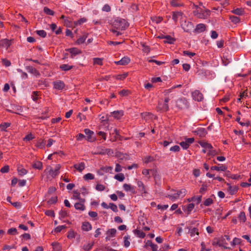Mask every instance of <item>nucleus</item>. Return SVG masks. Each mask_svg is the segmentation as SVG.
<instances>
[{
    "label": "nucleus",
    "instance_id": "48",
    "mask_svg": "<svg viewBox=\"0 0 251 251\" xmlns=\"http://www.w3.org/2000/svg\"><path fill=\"white\" fill-rule=\"evenodd\" d=\"M57 201V197H51L48 201L47 203L48 204L51 205L53 204H55Z\"/></svg>",
    "mask_w": 251,
    "mask_h": 251
},
{
    "label": "nucleus",
    "instance_id": "2",
    "mask_svg": "<svg viewBox=\"0 0 251 251\" xmlns=\"http://www.w3.org/2000/svg\"><path fill=\"white\" fill-rule=\"evenodd\" d=\"M128 25L129 24L126 20L120 18L116 19L113 23L114 28L122 30H125Z\"/></svg>",
    "mask_w": 251,
    "mask_h": 251
},
{
    "label": "nucleus",
    "instance_id": "33",
    "mask_svg": "<svg viewBox=\"0 0 251 251\" xmlns=\"http://www.w3.org/2000/svg\"><path fill=\"white\" fill-rule=\"evenodd\" d=\"M32 167L34 169L41 170L43 168L42 163L41 161H37L33 164Z\"/></svg>",
    "mask_w": 251,
    "mask_h": 251
},
{
    "label": "nucleus",
    "instance_id": "29",
    "mask_svg": "<svg viewBox=\"0 0 251 251\" xmlns=\"http://www.w3.org/2000/svg\"><path fill=\"white\" fill-rule=\"evenodd\" d=\"M133 232L137 237L141 238H143L146 236V234L143 231L137 229H134Z\"/></svg>",
    "mask_w": 251,
    "mask_h": 251
},
{
    "label": "nucleus",
    "instance_id": "25",
    "mask_svg": "<svg viewBox=\"0 0 251 251\" xmlns=\"http://www.w3.org/2000/svg\"><path fill=\"white\" fill-rule=\"evenodd\" d=\"M210 169L211 170H216L217 171H226L227 170V167L226 165H222L220 167L217 166H212Z\"/></svg>",
    "mask_w": 251,
    "mask_h": 251
},
{
    "label": "nucleus",
    "instance_id": "11",
    "mask_svg": "<svg viewBox=\"0 0 251 251\" xmlns=\"http://www.w3.org/2000/svg\"><path fill=\"white\" fill-rule=\"evenodd\" d=\"M193 132L201 137H205L207 133L206 130L202 127L198 128L196 130L193 131Z\"/></svg>",
    "mask_w": 251,
    "mask_h": 251
},
{
    "label": "nucleus",
    "instance_id": "7",
    "mask_svg": "<svg viewBox=\"0 0 251 251\" xmlns=\"http://www.w3.org/2000/svg\"><path fill=\"white\" fill-rule=\"evenodd\" d=\"M194 138H186L185 141L181 142L179 145L183 149L186 150L189 148L191 144L194 143Z\"/></svg>",
    "mask_w": 251,
    "mask_h": 251
},
{
    "label": "nucleus",
    "instance_id": "28",
    "mask_svg": "<svg viewBox=\"0 0 251 251\" xmlns=\"http://www.w3.org/2000/svg\"><path fill=\"white\" fill-rule=\"evenodd\" d=\"M231 12L235 15H243L245 13L244 9L242 8H237L231 11Z\"/></svg>",
    "mask_w": 251,
    "mask_h": 251
},
{
    "label": "nucleus",
    "instance_id": "1",
    "mask_svg": "<svg viewBox=\"0 0 251 251\" xmlns=\"http://www.w3.org/2000/svg\"><path fill=\"white\" fill-rule=\"evenodd\" d=\"M176 106L179 110L187 109L190 107V104L185 98H180L176 101Z\"/></svg>",
    "mask_w": 251,
    "mask_h": 251
},
{
    "label": "nucleus",
    "instance_id": "34",
    "mask_svg": "<svg viewBox=\"0 0 251 251\" xmlns=\"http://www.w3.org/2000/svg\"><path fill=\"white\" fill-rule=\"evenodd\" d=\"M164 39H166V40H165L164 41V42L165 43H168V44H173L175 41V39L174 38L172 37L170 35H166V36H164Z\"/></svg>",
    "mask_w": 251,
    "mask_h": 251
},
{
    "label": "nucleus",
    "instance_id": "61",
    "mask_svg": "<svg viewBox=\"0 0 251 251\" xmlns=\"http://www.w3.org/2000/svg\"><path fill=\"white\" fill-rule=\"evenodd\" d=\"M7 233L10 235H15L18 234V231L16 228H11L8 230Z\"/></svg>",
    "mask_w": 251,
    "mask_h": 251
},
{
    "label": "nucleus",
    "instance_id": "17",
    "mask_svg": "<svg viewBox=\"0 0 251 251\" xmlns=\"http://www.w3.org/2000/svg\"><path fill=\"white\" fill-rule=\"evenodd\" d=\"M172 19L174 20L176 24L177 23L178 19L180 17L182 16L183 15V12L181 11H173L172 12Z\"/></svg>",
    "mask_w": 251,
    "mask_h": 251
},
{
    "label": "nucleus",
    "instance_id": "64",
    "mask_svg": "<svg viewBox=\"0 0 251 251\" xmlns=\"http://www.w3.org/2000/svg\"><path fill=\"white\" fill-rule=\"evenodd\" d=\"M9 171V167L8 165H5L3 167H2L0 170V172L1 173H8Z\"/></svg>",
    "mask_w": 251,
    "mask_h": 251
},
{
    "label": "nucleus",
    "instance_id": "41",
    "mask_svg": "<svg viewBox=\"0 0 251 251\" xmlns=\"http://www.w3.org/2000/svg\"><path fill=\"white\" fill-rule=\"evenodd\" d=\"M117 230L115 228H111L107 231V234L110 237H115Z\"/></svg>",
    "mask_w": 251,
    "mask_h": 251
},
{
    "label": "nucleus",
    "instance_id": "5",
    "mask_svg": "<svg viewBox=\"0 0 251 251\" xmlns=\"http://www.w3.org/2000/svg\"><path fill=\"white\" fill-rule=\"evenodd\" d=\"M212 245L213 246L217 245L219 247H223L224 249H229V248L225 246V245H227V243L225 241V239L222 237L221 239L215 238L214 240L212 242Z\"/></svg>",
    "mask_w": 251,
    "mask_h": 251
},
{
    "label": "nucleus",
    "instance_id": "43",
    "mask_svg": "<svg viewBox=\"0 0 251 251\" xmlns=\"http://www.w3.org/2000/svg\"><path fill=\"white\" fill-rule=\"evenodd\" d=\"M114 178L119 181H123L125 179V176L123 174L120 173V174H116L114 176Z\"/></svg>",
    "mask_w": 251,
    "mask_h": 251
},
{
    "label": "nucleus",
    "instance_id": "60",
    "mask_svg": "<svg viewBox=\"0 0 251 251\" xmlns=\"http://www.w3.org/2000/svg\"><path fill=\"white\" fill-rule=\"evenodd\" d=\"M93 245L94 243H92V244L89 243L87 245H85L83 247V249L86 251H89L92 249Z\"/></svg>",
    "mask_w": 251,
    "mask_h": 251
},
{
    "label": "nucleus",
    "instance_id": "39",
    "mask_svg": "<svg viewBox=\"0 0 251 251\" xmlns=\"http://www.w3.org/2000/svg\"><path fill=\"white\" fill-rule=\"evenodd\" d=\"M75 207L77 210L83 211L85 209V206L80 202H76L75 204Z\"/></svg>",
    "mask_w": 251,
    "mask_h": 251
},
{
    "label": "nucleus",
    "instance_id": "8",
    "mask_svg": "<svg viewBox=\"0 0 251 251\" xmlns=\"http://www.w3.org/2000/svg\"><path fill=\"white\" fill-rule=\"evenodd\" d=\"M156 109L157 111L167 112L169 111V107L168 104L159 101Z\"/></svg>",
    "mask_w": 251,
    "mask_h": 251
},
{
    "label": "nucleus",
    "instance_id": "32",
    "mask_svg": "<svg viewBox=\"0 0 251 251\" xmlns=\"http://www.w3.org/2000/svg\"><path fill=\"white\" fill-rule=\"evenodd\" d=\"M189 233L190 234V236L193 237L195 236V234L199 235V230L196 227L190 228L189 230Z\"/></svg>",
    "mask_w": 251,
    "mask_h": 251
},
{
    "label": "nucleus",
    "instance_id": "59",
    "mask_svg": "<svg viewBox=\"0 0 251 251\" xmlns=\"http://www.w3.org/2000/svg\"><path fill=\"white\" fill-rule=\"evenodd\" d=\"M180 150V148L179 146L178 145L174 146L171 147L170 149V151H171L172 152H178V151H179Z\"/></svg>",
    "mask_w": 251,
    "mask_h": 251
},
{
    "label": "nucleus",
    "instance_id": "50",
    "mask_svg": "<svg viewBox=\"0 0 251 251\" xmlns=\"http://www.w3.org/2000/svg\"><path fill=\"white\" fill-rule=\"evenodd\" d=\"M87 21V19L85 18H82L79 19L78 20L74 22V25H81L83 23L86 22Z\"/></svg>",
    "mask_w": 251,
    "mask_h": 251
},
{
    "label": "nucleus",
    "instance_id": "20",
    "mask_svg": "<svg viewBox=\"0 0 251 251\" xmlns=\"http://www.w3.org/2000/svg\"><path fill=\"white\" fill-rule=\"evenodd\" d=\"M110 114L113 116L115 119L119 120L124 115V111L123 110H117L111 112Z\"/></svg>",
    "mask_w": 251,
    "mask_h": 251
},
{
    "label": "nucleus",
    "instance_id": "51",
    "mask_svg": "<svg viewBox=\"0 0 251 251\" xmlns=\"http://www.w3.org/2000/svg\"><path fill=\"white\" fill-rule=\"evenodd\" d=\"M36 33L42 38H45L47 36V32L44 30H36Z\"/></svg>",
    "mask_w": 251,
    "mask_h": 251
},
{
    "label": "nucleus",
    "instance_id": "52",
    "mask_svg": "<svg viewBox=\"0 0 251 251\" xmlns=\"http://www.w3.org/2000/svg\"><path fill=\"white\" fill-rule=\"evenodd\" d=\"M108 207L109 208H110L113 211L115 212L118 211L117 205L113 203H109Z\"/></svg>",
    "mask_w": 251,
    "mask_h": 251
},
{
    "label": "nucleus",
    "instance_id": "55",
    "mask_svg": "<svg viewBox=\"0 0 251 251\" xmlns=\"http://www.w3.org/2000/svg\"><path fill=\"white\" fill-rule=\"evenodd\" d=\"M207 191V185L205 184H202L201 187L200 189V193L201 194H203L205 192Z\"/></svg>",
    "mask_w": 251,
    "mask_h": 251
},
{
    "label": "nucleus",
    "instance_id": "38",
    "mask_svg": "<svg viewBox=\"0 0 251 251\" xmlns=\"http://www.w3.org/2000/svg\"><path fill=\"white\" fill-rule=\"evenodd\" d=\"M87 37V35L86 34L83 35L82 36L79 37L76 41V44L79 45L83 43L86 39Z\"/></svg>",
    "mask_w": 251,
    "mask_h": 251
},
{
    "label": "nucleus",
    "instance_id": "9",
    "mask_svg": "<svg viewBox=\"0 0 251 251\" xmlns=\"http://www.w3.org/2000/svg\"><path fill=\"white\" fill-rule=\"evenodd\" d=\"M192 96L195 100L201 101L203 99V95L200 91L196 90L192 93Z\"/></svg>",
    "mask_w": 251,
    "mask_h": 251
},
{
    "label": "nucleus",
    "instance_id": "12",
    "mask_svg": "<svg viewBox=\"0 0 251 251\" xmlns=\"http://www.w3.org/2000/svg\"><path fill=\"white\" fill-rule=\"evenodd\" d=\"M113 170V167L111 166H102L100 168L97 172L99 175L103 176L104 173H110Z\"/></svg>",
    "mask_w": 251,
    "mask_h": 251
},
{
    "label": "nucleus",
    "instance_id": "19",
    "mask_svg": "<svg viewBox=\"0 0 251 251\" xmlns=\"http://www.w3.org/2000/svg\"><path fill=\"white\" fill-rule=\"evenodd\" d=\"M45 172H47L49 175H50L52 177H55L59 173H56L55 172V170H53L52 167L50 166H48L47 168L45 170Z\"/></svg>",
    "mask_w": 251,
    "mask_h": 251
},
{
    "label": "nucleus",
    "instance_id": "22",
    "mask_svg": "<svg viewBox=\"0 0 251 251\" xmlns=\"http://www.w3.org/2000/svg\"><path fill=\"white\" fill-rule=\"evenodd\" d=\"M26 69L28 72L35 75V76H39L40 75L39 72L36 69L32 66H26Z\"/></svg>",
    "mask_w": 251,
    "mask_h": 251
},
{
    "label": "nucleus",
    "instance_id": "62",
    "mask_svg": "<svg viewBox=\"0 0 251 251\" xmlns=\"http://www.w3.org/2000/svg\"><path fill=\"white\" fill-rule=\"evenodd\" d=\"M105 187L101 184H97L96 186V189L99 191H102L104 190Z\"/></svg>",
    "mask_w": 251,
    "mask_h": 251
},
{
    "label": "nucleus",
    "instance_id": "6",
    "mask_svg": "<svg viewBox=\"0 0 251 251\" xmlns=\"http://www.w3.org/2000/svg\"><path fill=\"white\" fill-rule=\"evenodd\" d=\"M65 51L69 52L71 54V57L72 58H75V56L82 53L81 50L76 48L66 49Z\"/></svg>",
    "mask_w": 251,
    "mask_h": 251
},
{
    "label": "nucleus",
    "instance_id": "53",
    "mask_svg": "<svg viewBox=\"0 0 251 251\" xmlns=\"http://www.w3.org/2000/svg\"><path fill=\"white\" fill-rule=\"evenodd\" d=\"M10 123H4L0 125V128L1 130L6 131V128L10 126Z\"/></svg>",
    "mask_w": 251,
    "mask_h": 251
},
{
    "label": "nucleus",
    "instance_id": "45",
    "mask_svg": "<svg viewBox=\"0 0 251 251\" xmlns=\"http://www.w3.org/2000/svg\"><path fill=\"white\" fill-rule=\"evenodd\" d=\"M93 64L94 65H102V59L100 58H93Z\"/></svg>",
    "mask_w": 251,
    "mask_h": 251
},
{
    "label": "nucleus",
    "instance_id": "47",
    "mask_svg": "<svg viewBox=\"0 0 251 251\" xmlns=\"http://www.w3.org/2000/svg\"><path fill=\"white\" fill-rule=\"evenodd\" d=\"M76 234V233L74 230L71 229L68 231L67 237L69 239H73L75 237Z\"/></svg>",
    "mask_w": 251,
    "mask_h": 251
},
{
    "label": "nucleus",
    "instance_id": "23",
    "mask_svg": "<svg viewBox=\"0 0 251 251\" xmlns=\"http://www.w3.org/2000/svg\"><path fill=\"white\" fill-rule=\"evenodd\" d=\"M81 228L83 230L88 231L92 229V226L89 222H84L82 223Z\"/></svg>",
    "mask_w": 251,
    "mask_h": 251
},
{
    "label": "nucleus",
    "instance_id": "26",
    "mask_svg": "<svg viewBox=\"0 0 251 251\" xmlns=\"http://www.w3.org/2000/svg\"><path fill=\"white\" fill-rule=\"evenodd\" d=\"M74 167L79 172H81L85 169V163L81 162L78 165L75 164Z\"/></svg>",
    "mask_w": 251,
    "mask_h": 251
},
{
    "label": "nucleus",
    "instance_id": "3",
    "mask_svg": "<svg viewBox=\"0 0 251 251\" xmlns=\"http://www.w3.org/2000/svg\"><path fill=\"white\" fill-rule=\"evenodd\" d=\"M193 14L195 16H197L198 18L205 19L209 16L210 14V11L208 9H206L204 11H202L201 8H199L194 10Z\"/></svg>",
    "mask_w": 251,
    "mask_h": 251
},
{
    "label": "nucleus",
    "instance_id": "27",
    "mask_svg": "<svg viewBox=\"0 0 251 251\" xmlns=\"http://www.w3.org/2000/svg\"><path fill=\"white\" fill-rule=\"evenodd\" d=\"M199 143L203 148H205L206 149H209V150H211V149H213L212 146L208 143L203 142V141H200L199 142Z\"/></svg>",
    "mask_w": 251,
    "mask_h": 251
},
{
    "label": "nucleus",
    "instance_id": "46",
    "mask_svg": "<svg viewBox=\"0 0 251 251\" xmlns=\"http://www.w3.org/2000/svg\"><path fill=\"white\" fill-rule=\"evenodd\" d=\"M229 19L234 24H237L239 23L240 19L239 17L235 16H230Z\"/></svg>",
    "mask_w": 251,
    "mask_h": 251
},
{
    "label": "nucleus",
    "instance_id": "54",
    "mask_svg": "<svg viewBox=\"0 0 251 251\" xmlns=\"http://www.w3.org/2000/svg\"><path fill=\"white\" fill-rule=\"evenodd\" d=\"M130 237L129 236H125L124 237V246L126 248L128 247L130 245V242L128 241V239H129Z\"/></svg>",
    "mask_w": 251,
    "mask_h": 251
},
{
    "label": "nucleus",
    "instance_id": "35",
    "mask_svg": "<svg viewBox=\"0 0 251 251\" xmlns=\"http://www.w3.org/2000/svg\"><path fill=\"white\" fill-rule=\"evenodd\" d=\"M140 45L142 47V50L144 52L149 53L150 52V48L149 46H147L145 43L141 42Z\"/></svg>",
    "mask_w": 251,
    "mask_h": 251
},
{
    "label": "nucleus",
    "instance_id": "36",
    "mask_svg": "<svg viewBox=\"0 0 251 251\" xmlns=\"http://www.w3.org/2000/svg\"><path fill=\"white\" fill-rule=\"evenodd\" d=\"M73 68V66H70L68 64H62L60 66V68L64 71L70 70Z\"/></svg>",
    "mask_w": 251,
    "mask_h": 251
},
{
    "label": "nucleus",
    "instance_id": "15",
    "mask_svg": "<svg viewBox=\"0 0 251 251\" xmlns=\"http://www.w3.org/2000/svg\"><path fill=\"white\" fill-rule=\"evenodd\" d=\"M206 30V25L203 24H198L194 32L196 33H200L204 32Z\"/></svg>",
    "mask_w": 251,
    "mask_h": 251
},
{
    "label": "nucleus",
    "instance_id": "21",
    "mask_svg": "<svg viewBox=\"0 0 251 251\" xmlns=\"http://www.w3.org/2000/svg\"><path fill=\"white\" fill-rule=\"evenodd\" d=\"M123 188L124 190L126 192H131L132 194H136V191L135 190L134 186L130 184L125 183L123 185Z\"/></svg>",
    "mask_w": 251,
    "mask_h": 251
},
{
    "label": "nucleus",
    "instance_id": "10",
    "mask_svg": "<svg viewBox=\"0 0 251 251\" xmlns=\"http://www.w3.org/2000/svg\"><path fill=\"white\" fill-rule=\"evenodd\" d=\"M12 43V40L3 39L0 41V47L8 49Z\"/></svg>",
    "mask_w": 251,
    "mask_h": 251
},
{
    "label": "nucleus",
    "instance_id": "42",
    "mask_svg": "<svg viewBox=\"0 0 251 251\" xmlns=\"http://www.w3.org/2000/svg\"><path fill=\"white\" fill-rule=\"evenodd\" d=\"M238 218L240 221H242L243 223H245L246 220L245 213L244 211L241 212Z\"/></svg>",
    "mask_w": 251,
    "mask_h": 251
},
{
    "label": "nucleus",
    "instance_id": "14",
    "mask_svg": "<svg viewBox=\"0 0 251 251\" xmlns=\"http://www.w3.org/2000/svg\"><path fill=\"white\" fill-rule=\"evenodd\" d=\"M85 133L86 134V139L90 142L94 141L95 140V138L93 136L94 135V132L89 129L86 128L84 130Z\"/></svg>",
    "mask_w": 251,
    "mask_h": 251
},
{
    "label": "nucleus",
    "instance_id": "57",
    "mask_svg": "<svg viewBox=\"0 0 251 251\" xmlns=\"http://www.w3.org/2000/svg\"><path fill=\"white\" fill-rule=\"evenodd\" d=\"M83 178L86 180H92L94 178V176L91 173H88L83 176Z\"/></svg>",
    "mask_w": 251,
    "mask_h": 251
},
{
    "label": "nucleus",
    "instance_id": "63",
    "mask_svg": "<svg viewBox=\"0 0 251 251\" xmlns=\"http://www.w3.org/2000/svg\"><path fill=\"white\" fill-rule=\"evenodd\" d=\"M66 226H59L54 229V232L56 233L60 232L62 229L66 228Z\"/></svg>",
    "mask_w": 251,
    "mask_h": 251
},
{
    "label": "nucleus",
    "instance_id": "4",
    "mask_svg": "<svg viewBox=\"0 0 251 251\" xmlns=\"http://www.w3.org/2000/svg\"><path fill=\"white\" fill-rule=\"evenodd\" d=\"M181 27L185 32L190 33L194 27V25L191 22L185 21L181 24Z\"/></svg>",
    "mask_w": 251,
    "mask_h": 251
},
{
    "label": "nucleus",
    "instance_id": "44",
    "mask_svg": "<svg viewBox=\"0 0 251 251\" xmlns=\"http://www.w3.org/2000/svg\"><path fill=\"white\" fill-rule=\"evenodd\" d=\"M186 194V190L185 189H182L178 191L177 193H176V196L178 197V198L180 196H181L182 197H184L185 196Z\"/></svg>",
    "mask_w": 251,
    "mask_h": 251
},
{
    "label": "nucleus",
    "instance_id": "37",
    "mask_svg": "<svg viewBox=\"0 0 251 251\" xmlns=\"http://www.w3.org/2000/svg\"><path fill=\"white\" fill-rule=\"evenodd\" d=\"M37 147L40 148V149H43L45 148V141L44 139H40L38 140V141L36 145Z\"/></svg>",
    "mask_w": 251,
    "mask_h": 251
},
{
    "label": "nucleus",
    "instance_id": "56",
    "mask_svg": "<svg viewBox=\"0 0 251 251\" xmlns=\"http://www.w3.org/2000/svg\"><path fill=\"white\" fill-rule=\"evenodd\" d=\"M18 172L20 176H24L27 173V171L24 168H18Z\"/></svg>",
    "mask_w": 251,
    "mask_h": 251
},
{
    "label": "nucleus",
    "instance_id": "40",
    "mask_svg": "<svg viewBox=\"0 0 251 251\" xmlns=\"http://www.w3.org/2000/svg\"><path fill=\"white\" fill-rule=\"evenodd\" d=\"M44 12L47 15H51V16H53L55 13L53 10L50 9L49 8H48L47 7H45L44 8Z\"/></svg>",
    "mask_w": 251,
    "mask_h": 251
},
{
    "label": "nucleus",
    "instance_id": "49",
    "mask_svg": "<svg viewBox=\"0 0 251 251\" xmlns=\"http://www.w3.org/2000/svg\"><path fill=\"white\" fill-rule=\"evenodd\" d=\"M53 249L56 250L57 251H61V247L60 244L57 242H53L51 244Z\"/></svg>",
    "mask_w": 251,
    "mask_h": 251
},
{
    "label": "nucleus",
    "instance_id": "58",
    "mask_svg": "<svg viewBox=\"0 0 251 251\" xmlns=\"http://www.w3.org/2000/svg\"><path fill=\"white\" fill-rule=\"evenodd\" d=\"M213 203V201L211 198H208L206 199L204 202L203 204L206 206H208Z\"/></svg>",
    "mask_w": 251,
    "mask_h": 251
},
{
    "label": "nucleus",
    "instance_id": "31",
    "mask_svg": "<svg viewBox=\"0 0 251 251\" xmlns=\"http://www.w3.org/2000/svg\"><path fill=\"white\" fill-rule=\"evenodd\" d=\"M194 207L195 204L194 203H189L185 209L183 208V210L184 211H186L187 215H189L191 213L192 210L194 209Z\"/></svg>",
    "mask_w": 251,
    "mask_h": 251
},
{
    "label": "nucleus",
    "instance_id": "18",
    "mask_svg": "<svg viewBox=\"0 0 251 251\" xmlns=\"http://www.w3.org/2000/svg\"><path fill=\"white\" fill-rule=\"evenodd\" d=\"M130 61V59L129 57L127 56H125L123 57L119 61L115 62V63L117 65H127Z\"/></svg>",
    "mask_w": 251,
    "mask_h": 251
},
{
    "label": "nucleus",
    "instance_id": "24",
    "mask_svg": "<svg viewBox=\"0 0 251 251\" xmlns=\"http://www.w3.org/2000/svg\"><path fill=\"white\" fill-rule=\"evenodd\" d=\"M137 186L139 187V190L140 191H141L142 193H143L144 194H147V192L146 191L145 186L143 184V182L138 180L137 181Z\"/></svg>",
    "mask_w": 251,
    "mask_h": 251
},
{
    "label": "nucleus",
    "instance_id": "16",
    "mask_svg": "<svg viewBox=\"0 0 251 251\" xmlns=\"http://www.w3.org/2000/svg\"><path fill=\"white\" fill-rule=\"evenodd\" d=\"M53 87L55 89L62 90L65 87V84L63 81L61 80H57L53 82Z\"/></svg>",
    "mask_w": 251,
    "mask_h": 251
},
{
    "label": "nucleus",
    "instance_id": "30",
    "mask_svg": "<svg viewBox=\"0 0 251 251\" xmlns=\"http://www.w3.org/2000/svg\"><path fill=\"white\" fill-rule=\"evenodd\" d=\"M150 172L151 173L152 176L154 177L155 184H157V177L159 178V180L160 179V176L158 174L156 170L151 169Z\"/></svg>",
    "mask_w": 251,
    "mask_h": 251
},
{
    "label": "nucleus",
    "instance_id": "13",
    "mask_svg": "<svg viewBox=\"0 0 251 251\" xmlns=\"http://www.w3.org/2000/svg\"><path fill=\"white\" fill-rule=\"evenodd\" d=\"M226 184L228 186V188L227 189V191L230 195H233L237 192V191L239 189L238 186H232L230 185V184L229 183H226Z\"/></svg>",
    "mask_w": 251,
    "mask_h": 251
}]
</instances>
